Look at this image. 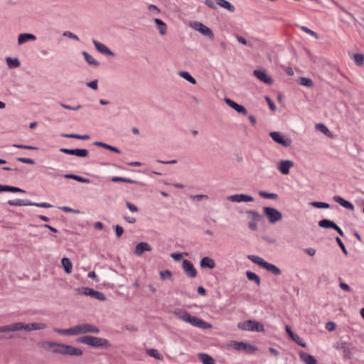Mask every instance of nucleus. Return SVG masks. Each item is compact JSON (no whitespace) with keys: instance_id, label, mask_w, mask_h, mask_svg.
Here are the masks:
<instances>
[{"instance_id":"25","label":"nucleus","mask_w":364,"mask_h":364,"mask_svg":"<svg viewBox=\"0 0 364 364\" xmlns=\"http://www.w3.org/2000/svg\"><path fill=\"white\" fill-rule=\"evenodd\" d=\"M36 37L31 33H21L18 37V43L22 45L29 41H36Z\"/></svg>"},{"instance_id":"59","label":"nucleus","mask_w":364,"mask_h":364,"mask_svg":"<svg viewBox=\"0 0 364 364\" xmlns=\"http://www.w3.org/2000/svg\"><path fill=\"white\" fill-rule=\"evenodd\" d=\"M171 272L169 270H164L160 272V277L162 279L170 278L171 277Z\"/></svg>"},{"instance_id":"58","label":"nucleus","mask_w":364,"mask_h":364,"mask_svg":"<svg viewBox=\"0 0 364 364\" xmlns=\"http://www.w3.org/2000/svg\"><path fill=\"white\" fill-rule=\"evenodd\" d=\"M17 161L24 163V164H34V163H35L34 160H33L31 159L23 158V157L17 158Z\"/></svg>"},{"instance_id":"41","label":"nucleus","mask_w":364,"mask_h":364,"mask_svg":"<svg viewBox=\"0 0 364 364\" xmlns=\"http://www.w3.org/2000/svg\"><path fill=\"white\" fill-rule=\"evenodd\" d=\"M6 63L10 68H18L20 65V61L17 58H6Z\"/></svg>"},{"instance_id":"55","label":"nucleus","mask_w":364,"mask_h":364,"mask_svg":"<svg viewBox=\"0 0 364 364\" xmlns=\"http://www.w3.org/2000/svg\"><path fill=\"white\" fill-rule=\"evenodd\" d=\"M60 209L62 210L63 211L65 212V213H77V214L80 213V210H79L73 209V208H71L70 207H68V206L60 207Z\"/></svg>"},{"instance_id":"32","label":"nucleus","mask_w":364,"mask_h":364,"mask_svg":"<svg viewBox=\"0 0 364 364\" xmlns=\"http://www.w3.org/2000/svg\"><path fill=\"white\" fill-rule=\"evenodd\" d=\"M77 294L93 296L95 290L90 287H82L75 289Z\"/></svg>"},{"instance_id":"13","label":"nucleus","mask_w":364,"mask_h":364,"mask_svg":"<svg viewBox=\"0 0 364 364\" xmlns=\"http://www.w3.org/2000/svg\"><path fill=\"white\" fill-rule=\"evenodd\" d=\"M60 151L64 154L75 155L79 157H87L88 156V151L85 149H67L61 148Z\"/></svg>"},{"instance_id":"20","label":"nucleus","mask_w":364,"mask_h":364,"mask_svg":"<svg viewBox=\"0 0 364 364\" xmlns=\"http://www.w3.org/2000/svg\"><path fill=\"white\" fill-rule=\"evenodd\" d=\"M151 246L145 242H141L136 245L134 253L137 256H141L144 252L151 251Z\"/></svg>"},{"instance_id":"61","label":"nucleus","mask_w":364,"mask_h":364,"mask_svg":"<svg viewBox=\"0 0 364 364\" xmlns=\"http://www.w3.org/2000/svg\"><path fill=\"white\" fill-rule=\"evenodd\" d=\"M336 323L333 321H328L326 323V328L328 331H333L336 328Z\"/></svg>"},{"instance_id":"51","label":"nucleus","mask_w":364,"mask_h":364,"mask_svg":"<svg viewBox=\"0 0 364 364\" xmlns=\"http://www.w3.org/2000/svg\"><path fill=\"white\" fill-rule=\"evenodd\" d=\"M205 3L208 7L213 9H217L218 6V0H205Z\"/></svg>"},{"instance_id":"40","label":"nucleus","mask_w":364,"mask_h":364,"mask_svg":"<svg viewBox=\"0 0 364 364\" xmlns=\"http://www.w3.org/2000/svg\"><path fill=\"white\" fill-rule=\"evenodd\" d=\"M179 75L193 85H195L196 83V79L193 77H192L188 72H185V71L180 72Z\"/></svg>"},{"instance_id":"39","label":"nucleus","mask_w":364,"mask_h":364,"mask_svg":"<svg viewBox=\"0 0 364 364\" xmlns=\"http://www.w3.org/2000/svg\"><path fill=\"white\" fill-rule=\"evenodd\" d=\"M300 85L307 87H312L314 86V82L311 78L301 77L299 80Z\"/></svg>"},{"instance_id":"16","label":"nucleus","mask_w":364,"mask_h":364,"mask_svg":"<svg viewBox=\"0 0 364 364\" xmlns=\"http://www.w3.org/2000/svg\"><path fill=\"white\" fill-rule=\"evenodd\" d=\"M182 267L186 274L191 277L194 278L197 275V271L195 269L193 264L188 260L185 259L183 261Z\"/></svg>"},{"instance_id":"10","label":"nucleus","mask_w":364,"mask_h":364,"mask_svg":"<svg viewBox=\"0 0 364 364\" xmlns=\"http://www.w3.org/2000/svg\"><path fill=\"white\" fill-rule=\"evenodd\" d=\"M228 346L236 350H245L248 352H254L257 348L252 345L245 343L244 342L231 341L228 343Z\"/></svg>"},{"instance_id":"7","label":"nucleus","mask_w":364,"mask_h":364,"mask_svg":"<svg viewBox=\"0 0 364 364\" xmlns=\"http://www.w3.org/2000/svg\"><path fill=\"white\" fill-rule=\"evenodd\" d=\"M263 213L268 219V221L272 224H274L282 219V214L274 208L264 207Z\"/></svg>"},{"instance_id":"62","label":"nucleus","mask_w":364,"mask_h":364,"mask_svg":"<svg viewBox=\"0 0 364 364\" xmlns=\"http://www.w3.org/2000/svg\"><path fill=\"white\" fill-rule=\"evenodd\" d=\"M126 205L131 212L135 213L138 211V208L135 205L131 203L130 202L127 201L126 203Z\"/></svg>"},{"instance_id":"64","label":"nucleus","mask_w":364,"mask_h":364,"mask_svg":"<svg viewBox=\"0 0 364 364\" xmlns=\"http://www.w3.org/2000/svg\"><path fill=\"white\" fill-rule=\"evenodd\" d=\"M63 36H66V37H68L70 38L76 40V41L79 40L78 37L75 34H74V33H73L72 32H70V31L64 32Z\"/></svg>"},{"instance_id":"23","label":"nucleus","mask_w":364,"mask_h":364,"mask_svg":"<svg viewBox=\"0 0 364 364\" xmlns=\"http://www.w3.org/2000/svg\"><path fill=\"white\" fill-rule=\"evenodd\" d=\"M333 200L335 202L338 203V204H340L342 207H343L348 210H353L354 209V206L350 202L343 199L341 196H334Z\"/></svg>"},{"instance_id":"36","label":"nucleus","mask_w":364,"mask_h":364,"mask_svg":"<svg viewBox=\"0 0 364 364\" xmlns=\"http://www.w3.org/2000/svg\"><path fill=\"white\" fill-rule=\"evenodd\" d=\"M318 225L323 228H335L336 223L327 220V219H323L318 222Z\"/></svg>"},{"instance_id":"24","label":"nucleus","mask_w":364,"mask_h":364,"mask_svg":"<svg viewBox=\"0 0 364 364\" xmlns=\"http://www.w3.org/2000/svg\"><path fill=\"white\" fill-rule=\"evenodd\" d=\"M19 322L11 323L7 326H0V333L21 331Z\"/></svg>"},{"instance_id":"53","label":"nucleus","mask_w":364,"mask_h":364,"mask_svg":"<svg viewBox=\"0 0 364 364\" xmlns=\"http://www.w3.org/2000/svg\"><path fill=\"white\" fill-rule=\"evenodd\" d=\"M13 146L14 147H16L18 149H28V150H37L38 149V148L36 146H29V145L15 144Z\"/></svg>"},{"instance_id":"38","label":"nucleus","mask_w":364,"mask_h":364,"mask_svg":"<svg viewBox=\"0 0 364 364\" xmlns=\"http://www.w3.org/2000/svg\"><path fill=\"white\" fill-rule=\"evenodd\" d=\"M57 342L54 341H43L41 344V346L47 350H51L53 353V349H55L56 346Z\"/></svg>"},{"instance_id":"57","label":"nucleus","mask_w":364,"mask_h":364,"mask_svg":"<svg viewBox=\"0 0 364 364\" xmlns=\"http://www.w3.org/2000/svg\"><path fill=\"white\" fill-rule=\"evenodd\" d=\"M338 245H339V247L341 248L342 250V252L346 255H348V251L344 245V244L343 243V242L341 241V240L339 238V237H336V239Z\"/></svg>"},{"instance_id":"17","label":"nucleus","mask_w":364,"mask_h":364,"mask_svg":"<svg viewBox=\"0 0 364 364\" xmlns=\"http://www.w3.org/2000/svg\"><path fill=\"white\" fill-rule=\"evenodd\" d=\"M228 200L231 202L240 203V202H252L254 200L253 197L246 194H235L228 197Z\"/></svg>"},{"instance_id":"19","label":"nucleus","mask_w":364,"mask_h":364,"mask_svg":"<svg viewBox=\"0 0 364 364\" xmlns=\"http://www.w3.org/2000/svg\"><path fill=\"white\" fill-rule=\"evenodd\" d=\"M225 102L229 107L235 109L238 113H241L244 115H246L247 114V111L244 106L238 105L232 100L228 98L225 99Z\"/></svg>"},{"instance_id":"9","label":"nucleus","mask_w":364,"mask_h":364,"mask_svg":"<svg viewBox=\"0 0 364 364\" xmlns=\"http://www.w3.org/2000/svg\"><path fill=\"white\" fill-rule=\"evenodd\" d=\"M269 136L276 143L283 146L284 147H289L291 144V140L282 134L278 132H272L269 133Z\"/></svg>"},{"instance_id":"46","label":"nucleus","mask_w":364,"mask_h":364,"mask_svg":"<svg viewBox=\"0 0 364 364\" xmlns=\"http://www.w3.org/2000/svg\"><path fill=\"white\" fill-rule=\"evenodd\" d=\"M259 195L264 198L269 199H277L278 198V195L276 193H270L265 191H259Z\"/></svg>"},{"instance_id":"48","label":"nucleus","mask_w":364,"mask_h":364,"mask_svg":"<svg viewBox=\"0 0 364 364\" xmlns=\"http://www.w3.org/2000/svg\"><path fill=\"white\" fill-rule=\"evenodd\" d=\"M311 205L316 208H328L329 204L324 202H311Z\"/></svg>"},{"instance_id":"63","label":"nucleus","mask_w":364,"mask_h":364,"mask_svg":"<svg viewBox=\"0 0 364 364\" xmlns=\"http://www.w3.org/2000/svg\"><path fill=\"white\" fill-rule=\"evenodd\" d=\"M115 232L118 237H121L124 232V229L119 225H117L115 227Z\"/></svg>"},{"instance_id":"5","label":"nucleus","mask_w":364,"mask_h":364,"mask_svg":"<svg viewBox=\"0 0 364 364\" xmlns=\"http://www.w3.org/2000/svg\"><path fill=\"white\" fill-rule=\"evenodd\" d=\"M73 328L74 336L86 333L97 334L100 333V329L96 326L87 323L76 325Z\"/></svg>"},{"instance_id":"52","label":"nucleus","mask_w":364,"mask_h":364,"mask_svg":"<svg viewBox=\"0 0 364 364\" xmlns=\"http://www.w3.org/2000/svg\"><path fill=\"white\" fill-rule=\"evenodd\" d=\"M93 298L99 300V301H105L106 299V296L105 294L100 291H94Z\"/></svg>"},{"instance_id":"1","label":"nucleus","mask_w":364,"mask_h":364,"mask_svg":"<svg viewBox=\"0 0 364 364\" xmlns=\"http://www.w3.org/2000/svg\"><path fill=\"white\" fill-rule=\"evenodd\" d=\"M174 314L179 319L199 328L210 329L212 328L211 324L204 321L201 318L191 316L189 313H188L186 311L178 309L174 311Z\"/></svg>"},{"instance_id":"8","label":"nucleus","mask_w":364,"mask_h":364,"mask_svg":"<svg viewBox=\"0 0 364 364\" xmlns=\"http://www.w3.org/2000/svg\"><path fill=\"white\" fill-rule=\"evenodd\" d=\"M190 26L195 31L200 33L202 35L208 37L210 39L214 38L213 31L203 23L198 21H194L190 24Z\"/></svg>"},{"instance_id":"28","label":"nucleus","mask_w":364,"mask_h":364,"mask_svg":"<svg viewBox=\"0 0 364 364\" xmlns=\"http://www.w3.org/2000/svg\"><path fill=\"white\" fill-rule=\"evenodd\" d=\"M8 203L12 206H30L31 202L30 200H24L22 199L10 200Z\"/></svg>"},{"instance_id":"3","label":"nucleus","mask_w":364,"mask_h":364,"mask_svg":"<svg viewBox=\"0 0 364 364\" xmlns=\"http://www.w3.org/2000/svg\"><path fill=\"white\" fill-rule=\"evenodd\" d=\"M53 353L61 354L70 356H80L83 354V351L73 346L57 343Z\"/></svg>"},{"instance_id":"30","label":"nucleus","mask_w":364,"mask_h":364,"mask_svg":"<svg viewBox=\"0 0 364 364\" xmlns=\"http://www.w3.org/2000/svg\"><path fill=\"white\" fill-rule=\"evenodd\" d=\"M218 4L230 12H234L235 10V6L226 0H218Z\"/></svg>"},{"instance_id":"37","label":"nucleus","mask_w":364,"mask_h":364,"mask_svg":"<svg viewBox=\"0 0 364 364\" xmlns=\"http://www.w3.org/2000/svg\"><path fill=\"white\" fill-rule=\"evenodd\" d=\"M146 353L149 356L155 358L156 359H158V360H160L164 359L163 355L156 349H154V348L148 349L146 350Z\"/></svg>"},{"instance_id":"26","label":"nucleus","mask_w":364,"mask_h":364,"mask_svg":"<svg viewBox=\"0 0 364 364\" xmlns=\"http://www.w3.org/2000/svg\"><path fill=\"white\" fill-rule=\"evenodd\" d=\"M154 22L156 24L157 28L159 31V33L161 36H164L167 32V26L166 24L159 18H154Z\"/></svg>"},{"instance_id":"22","label":"nucleus","mask_w":364,"mask_h":364,"mask_svg":"<svg viewBox=\"0 0 364 364\" xmlns=\"http://www.w3.org/2000/svg\"><path fill=\"white\" fill-rule=\"evenodd\" d=\"M200 265L202 268L214 269L216 267L213 259L209 257H204L201 259Z\"/></svg>"},{"instance_id":"45","label":"nucleus","mask_w":364,"mask_h":364,"mask_svg":"<svg viewBox=\"0 0 364 364\" xmlns=\"http://www.w3.org/2000/svg\"><path fill=\"white\" fill-rule=\"evenodd\" d=\"M112 181H113V182H124V183H135V181L132 179L126 178H123V177H119V176L112 177Z\"/></svg>"},{"instance_id":"33","label":"nucleus","mask_w":364,"mask_h":364,"mask_svg":"<svg viewBox=\"0 0 364 364\" xmlns=\"http://www.w3.org/2000/svg\"><path fill=\"white\" fill-rule=\"evenodd\" d=\"M60 136L65 138H72L82 140H87L90 139V136L88 134L80 135L77 134H61Z\"/></svg>"},{"instance_id":"34","label":"nucleus","mask_w":364,"mask_h":364,"mask_svg":"<svg viewBox=\"0 0 364 364\" xmlns=\"http://www.w3.org/2000/svg\"><path fill=\"white\" fill-rule=\"evenodd\" d=\"M198 357L203 364H215L213 358L208 354L200 353Z\"/></svg>"},{"instance_id":"12","label":"nucleus","mask_w":364,"mask_h":364,"mask_svg":"<svg viewBox=\"0 0 364 364\" xmlns=\"http://www.w3.org/2000/svg\"><path fill=\"white\" fill-rule=\"evenodd\" d=\"M21 330H24L26 331H31L36 330H43L47 328V325L44 323H32L28 324H25L23 323L19 322Z\"/></svg>"},{"instance_id":"21","label":"nucleus","mask_w":364,"mask_h":364,"mask_svg":"<svg viewBox=\"0 0 364 364\" xmlns=\"http://www.w3.org/2000/svg\"><path fill=\"white\" fill-rule=\"evenodd\" d=\"M300 360L305 364H317L315 358L306 352L301 351L299 353Z\"/></svg>"},{"instance_id":"14","label":"nucleus","mask_w":364,"mask_h":364,"mask_svg":"<svg viewBox=\"0 0 364 364\" xmlns=\"http://www.w3.org/2000/svg\"><path fill=\"white\" fill-rule=\"evenodd\" d=\"M294 166V163L290 160H282L278 163L277 168L284 175L289 173L290 168Z\"/></svg>"},{"instance_id":"18","label":"nucleus","mask_w":364,"mask_h":364,"mask_svg":"<svg viewBox=\"0 0 364 364\" xmlns=\"http://www.w3.org/2000/svg\"><path fill=\"white\" fill-rule=\"evenodd\" d=\"M92 43L95 45L97 50L98 52L101 53L102 54L111 55V56L114 55V53L111 50H109L105 44H103L96 40H93Z\"/></svg>"},{"instance_id":"56","label":"nucleus","mask_w":364,"mask_h":364,"mask_svg":"<svg viewBox=\"0 0 364 364\" xmlns=\"http://www.w3.org/2000/svg\"><path fill=\"white\" fill-rule=\"evenodd\" d=\"M265 100L269 107V109L272 111H276L277 107H276L274 103L273 102V101L268 96L265 97Z\"/></svg>"},{"instance_id":"43","label":"nucleus","mask_w":364,"mask_h":364,"mask_svg":"<svg viewBox=\"0 0 364 364\" xmlns=\"http://www.w3.org/2000/svg\"><path fill=\"white\" fill-rule=\"evenodd\" d=\"M54 331L62 335L74 336L73 327L67 329L55 328Z\"/></svg>"},{"instance_id":"35","label":"nucleus","mask_w":364,"mask_h":364,"mask_svg":"<svg viewBox=\"0 0 364 364\" xmlns=\"http://www.w3.org/2000/svg\"><path fill=\"white\" fill-rule=\"evenodd\" d=\"M246 276L249 280L254 281L257 284V285L259 286L260 284V282H261L260 278L255 272L247 271L246 272Z\"/></svg>"},{"instance_id":"2","label":"nucleus","mask_w":364,"mask_h":364,"mask_svg":"<svg viewBox=\"0 0 364 364\" xmlns=\"http://www.w3.org/2000/svg\"><path fill=\"white\" fill-rule=\"evenodd\" d=\"M77 342L94 348H108L110 346V343L107 339L92 336L80 337L77 339Z\"/></svg>"},{"instance_id":"42","label":"nucleus","mask_w":364,"mask_h":364,"mask_svg":"<svg viewBox=\"0 0 364 364\" xmlns=\"http://www.w3.org/2000/svg\"><path fill=\"white\" fill-rule=\"evenodd\" d=\"M148 14L149 16H157L160 14V9L154 4H150L148 6Z\"/></svg>"},{"instance_id":"60","label":"nucleus","mask_w":364,"mask_h":364,"mask_svg":"<svg viewBox=\"0 0 364 364\" xmlns=\"http://www.w3.org/2000/svg\"><path fill=\"white\" fill-rule=\"evenodd\" d=\"M87 86L92 88L94 90L98 89L97 80H95L87 83Z\"/></svg>"},{"instance_id":"11","label":"nucleus","mask_w":364,"mask_h":364,"mask_svg":"<svg viewBox=\"0 0 364 364\" xmlns=\"http://www.w3.org/2000/svg\"><path fill=\"white\" fill-rule=\"evenodd\" d=\"M247 215L250 218L249 228L252 230L257 229V223L262 220V215L255 210H247Z\"/></svg>"},{"instance_id":"15","label":"nucleus","mask_w":364,"mask_h":364,"mask_svg":"<svg viewBox=\"0 0 364 364\" xmlns=\"http://www.w3.org/2000/svg\"><path fill=\"white\" fill-rule=\"evenodd\" d=\"M253 74L258 80L267 85H272L273 83L271 76L263 70H254Z\"/></svg>"},{"instance_id":"27","label":"nucleus","mask_w":364,"mask_h":364,"mask_svg":"<svg viewBox=\"0 0 364 364\" xmlns=\"http://www.w3.org/2000/svg\"><path fill=\"white\" fill-rule=\"evenodd\" d=\"M25 193V191L18 187L0 184V192Z\"/></svg>"},{"instance_id":"29","label":"nucleus","mask_w":364,"mask_h":364,"mask_svg":"<svg viewBox=\"0 0 364 364\" xmlns=\"http://www.w3.org/2000/svg\"><path fill=\"white\" fill-rule=\"evenodd\" d=\"M61 264L65 273L70 274L72 272L73 264L68 258L63 257L61 259Z\"/></svg>"},{"instance_id":"44","label":"nucleus","mask_w":364,"mask_h":364,"mask_svg":"<svg viewBox=\"0 0 364 364\" xmlns=\"http://www.w3.org/2000/svg\"><path fill=\"white\" fill-rule=\"evenodd\" d=\"M353 58L355 61V63L358 65H362L364 63V55L363 54H354L353 56Z\"/></svg>"},{"instance_id":"31","label":"nucleus","mask_w":364,"mask_h":364,"mask_svg":"<svg viewBox=\"0 0 364 364\" xmlns=\"http://www.w3.org/2000/svg\"><path fill=\"white\" fill-rule=\"evenodd\" d=\"M82 55L85 58V60L88 64L96 67L100 65V63L97 60H95L92 56H91L87 52L83 51Z\"/></svg>"},{"instance_id":"6","label":"nucleus","mask_w":364,"mask_h":364,"mask_svg":"<svg viewBox=\"0 0 364 364\" xmlns=\"http://www.w3.org/2000/svg\"><path fill=\"white\" fill-rule=\"evenodd\" d=\"M237 326L239 329L245 331L257 332H262L264 331V328L262 323L253 320H247L244 322H240L237 323Z\"/></svg>"},{"instance_id":"54","label":"nucleus","mask_w":364,"mask_h":364,"mask_svg":"<svg viewBox=\"0 0 364 364\" xmlns=\"http://www.w3.org/2000/svg\"><path fill=\"white\" fill-rule=\"evenodd\" d=\"M30 206H36V207L45 208L52 207V205L48 203H33V202H31V205H30Z\"/></svg>"},{"instance_id":"47","label":"nucleus","mask_w":364,"mask_h":364,"mask_svg":"<svg viewBox=\"0 0 364 364\" xmlns=\"http://www.w3.org/2000/svg\"><path fill=\"white\" fill-rule=\"evenodd\" d=\"M316 129L327 136H329L331 134L328 129L323 124H317L316 125Z\"/></svg>"},{"instance_id":"4","label":"nucleus","mask_w":364,"mask_h":364,"mask_svg":"<svg viewBox=\"0 0 364 364\" xmlns=\"http://www.w3.org/2000/svg\"><path fill=\"white\" fill-rule=\"evenodd\" d=\"M248 259L255 264L265 269L267 271L272 273L274 275H280L282 273L281 269L276 265L266 262L263 258L257 255H248Z\"/></svg>"},{"instance_id":"49","label":"nucleus","mask_w":364,"mask_h":364,"mask_svg":"<svg viewBox=\"0 0 364 364\" xmlns=\"http://www.w3.org/2000/svg\"><path fill=\"white\" fill-rule=\"evenodd\" d=\"M301 29L304 32L311 35L313 37H314L316 39L318 38V35L316 32H314V31H312V30L309 29V28H307L306 26H301Z\"/></svg>"},{"instance_id":"50","label":"nucleus","mask_w":364,"mask_h":364,"mask_svg":"<svg viewBox=\"0 0 364 364\" xmlns=\"http://www.w3.org/2000/svg\"><path fill=\"white\" fill-rule=\"evenodd\" d=\"M298 345L301 346V347L303 348H306V343L303 341V339L299 337V336L297 335H294L292 338H291Z\"/></svg>"}]
</instances>
